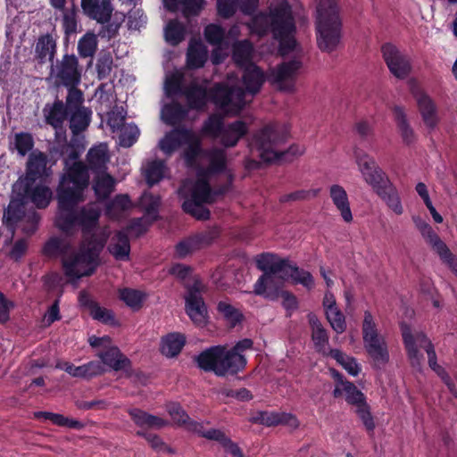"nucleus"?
I'll use <instances>...</instances> for the list:
<instances>
[{"label": "nucleus", "instance_id": "1", "mask_svg": "<svg viewBox=\"0 0 457 457\" xmlns=\"http://www.w3.org/2000/svg\"><path fill=\"white\" fill-rule=\"evenodd\" d=\"M90 181L89 168L82 162H74L65 169L56 187L58 212L55 226L65 234H71L78 226L76 207L85 200V190Z\"/></svg>", "mask_w": 457, "mask_h": 457}, {"label": "nucleus", "instance_id": "2", "mask_svg": "<svg viewBox=\"0 0 457 457\" xmlns=\"http://www.w3.org/2000/svg\"><path fill=\"white\" fill-rule=\"evenodd\" d=\"M250 28L259 36L271 33L279 43L282 54H289L296 46L295 21L292 6L287 0L270 4L268 12H260L252 17Z\"/></svg>", "mask_w": 457, "mask_h": 457}, {"label": "nucleus", "instance_id": "3", "mask_svg": "<svg viewBox=\"0 0 457 457\" xmlns=\"http://www.w3.org/2000/svg\"><path fill=\"white\" fill-rule=\"evenodd\" d=\"M288 137L289 131L286 126L272 122L254 133L252 145L260 152V158L265 162H291L295 157L303 154V149L293 144L284 151L277 150Z\"/></svg>", "mask_w": 457, "mask_h": 457}, {"label": "nucleus", "instance_id": "4", "mask_svg": "<svg viewBox=\"0 0 457 457\" xmlns=\"http://www.w3.org/2000/svg\"><path fill=\"white\" fill-rule=\"evenodd\" d=\"M108 239L104 232L93 233L79 244L77 252L72 253L62 262L66 277L79 279L93 275L100 264V254Z\"/></svg>", "mask_w": 457, "mask_h": 457}, {"label": "nucleus", "instance_id": "5", "mask_svg": "<svg viewBox=\"0 0 457 457\" xmlns=\"http://www.w3.org/2000/svg\"><path fill=\"white\" fill-rule=\"evenodd\" d=\"M317 43L323 52L334 51L342 37V19L337 0H320L316 9Z\"/></svg>", "mask_w": 457, "mask_h": 457}, {"label": "nucleus", "instance_id": "6", "mask_svg": "<svg viewBox=\"0 0 457 457\" xmlns=\"http://www.w3.org/2000/svg\"><path fill=\"white\" fill-rule=\"evenodd\" d=\"M356 162L364 180L396 214L400 213V197L395 187L375 160L366 154L355 152Z\"/></svg>", "mask_w": 457, "mask_h": 457}, {"label": "nucleus", "instance_id": "7", "mask_svg": "<svg viewBox=\"0 0 457 457\" xmlns=\"http://www.w3.org/2000/svg\"><path fill=\"white\" fill-rule=\"evenodd\" d=\"M195 361L199 369L206 372H213L218 377L228 374L235 375L234 368L241 365V358L235 354H228V349L224 345H213L195 357Z\"/></svg>", "mask_w": 457, "mask_h": 457}, {"label": "nucleus", "instance_id": "8", "mask_svg": "<svg viewBox=\"0 0 457 457\" xmlns=\"http://www.w3.org/2000/svg\"><path fill=\"white\" fill-rule=\"evenodd\" d=\"M288 258H280L272 253H262L256 256L255 262L258 270L263 274L260 276L253 287V292L257 295L268 296L266 293L269 282L273 280V276L283 273Z\"/></svg>", "mask_w": 457, "mask_h": 457}, {"label": "nucleus", "instance_id": "9", "mask_svg": "<svg viewBox=\"0 0 457 457\" xmlns=\"http://www.w3.org/2000/svg\"><path fill=\"white\" fill-rule=\"evenodd\" d=\"M52 73L57 85L74 87L81 82L82 68L75 54H65L61 60H57Z\"/></svg>", "mask_w": 457, "mask_h": 457}, {"label": "nucleus", "instance_id": "10", "mask_svg": "<svg viewBox=\"0 0 457 457\" xmlns=\"http://www.w3.org/2000/svg\"><path fill=\"white\" fill-rule=\"evenodd\" d=\"M402 337L411 367L416 370L420 371L422 368L421 361L423 360V354L420 353L416 344H419L420 346H423V344H426L425 345H428V343L431 341L422 331L412 334L411 327L403 322Z\"/></svg>", "mask_w": 457, "mask_h": 457}, {"label": "nucleus", "instance_id": "11", "mask_svg": "<svg viewBox=\"0 0 457 457\" xmlns=\"http://www.w3.org/2000/svg\"><path fill=\"white\" fill-rule=\"evenodd\" d=\"M303 62L298 59H292L278 64L270 73L273 83L278 84L281 89L292 90Z\"/></svg>", "mask_w": 457, "mask_h": 457}, {"label": "nucleus", "instance_id": "12", "mask_svg": "<svg viewBox=\"0 0 457 457\" xmlns=\"http://www.w3.org/2000/svg\"><path fill=\"white\" fill-rule=\"evenodd\" d=\"M48 159L45 153L32 152L28 158L24 181L46 183L52 175L47 167Z\"/></svg>", "mask_w": 457, "mask_h": 457}, {"label": "nucleus", "instance_id": "13", "mask_svg": "<svg viewBox=\"0 0 457 457\" xmlns=\"http://www.w3.org/2000/svg\"><path fill=\"white\" fill-rule=\"evenodd\" d=\"M200 291V284L195 281L188 287L187 295L185 297L187 314L195 323L199 325L205 322L207 314V310Z\"/></svg>", "mask_w": 457, "mask_h": 457}, {"label": "nucleus", "instance_id": "14", "mask_svg": "<svg viewBox=\"0 0 457 457\" xmlns=\"http://www.w3.org/2000/svg\"><path fill=\"white\" fill-rule=\"evenodd\" d=\"M36 182L24 181L21 192L19 193L28 204L32 203L38 209L46 208L53 197L52 190L43 183L35 185Z\"/></svg>", "mask_w": 457, "mask_h": 457}, {"label": "nucleus", "instance_id": "15", "mask_svg": "<svg viewBox=\"0 0 457 457\" xmlns=\"http://www.w3.org/2000/svg\"><path fill=\"white\" fill-rule=\"evenodd\" d=\"M194 137V132L185 127H177L167 132L159 141V148L168 156H170L186 142Z\"/></svg>", "mask_w": 457, "mask_h": 457}, {"label": "nucleus", "instance_id": "16", "mask_svg": "<svg viewBox=\"0 0 457 457\" xmlns=\"http://www.w3.org/2000/svg\"><path fill=\"white\" fill-rule=\"evenodd\" d=\"M81 8L87 18L100 24L110 22L113 12L111 0H81Z\"/></svg>", "mask_w": 457, "mask_h": 457}, {"label": "nucleus", "instance_id": "17", "mask_svg": "<svg viewBox=\"0 0 457 457\" xmlns=\"http://www.w3.org/2000/svg\"><path fill=\"white\" fill-rule=\"evenodd\" d=\"M79 302L82 307L89 311L92 319L112 327L119 325L113 312L110 309L101 307L96 301L90 297L87 292H79Z\"/></svg>", "mask_w": 457, "mask_h": 457}, {"label": "nucleus", "instance_id": "18", "mask_svg": "<svg viewBox=\"0 0 457 457\" xmlns=\"http://www.w3.org/2000/svg\"><path fill=\"white\" fill-rule=\"evenodd\" d=\"M184 203H205L208 204L214 203L206 170L197 171V178L191 189L190 197Z\"/></svg>", "mask_w": 457, "mask_h": 457}, {"label": "nucleus", "instance_id": "19", "mask_svg": "<svg viewBox=\"0 0 457 457\" xmlns=\"http://www.w3.org/2000/svg\"><path fill=\"white\" fill-rule=\"evenodd\" d=\"M26 204V201L18 194L17 197L11 199L7 208L4 209L3 223L12 234L18 223L25 217Z\"/></svg>", "mask_w": 457, "mask_h": 457}, {"label": "nucleus", "instance_id": "20", "mask_svg": "<svg viewBox=\"0 0 457 457\" xmlns=\"http://www.w3.org/2000/svg\"><path fill=\"white\" fill-rule=\"evenodd\" d=\"M242 69V82L245 90L252 96L256 95L265 82L263 71L253 62L248 63V65Z\"/></svg>", "mask_w": 457, "mask_h": 457}, {"label": "nucleus", "instance_id": "21", "mask_svg": "<svg viewBox=\"0 0 457 457\" xmlns=\"http://www.w3.org/2000/svg\"><path fill=\"white\" fill-rule=\"evenodd\" d=\"M102 364L109 366L115 371L131 370V361L117 346H110L98 353Z\"/></svg>", "mask_w": 457, "mask_h": 457}, {"label": "nucleus", "instance_id": "22", "mask_svg": "<svg viewBox=\"0 0 457 457\" xmlns=\"http://www.w3.org/2000/svg\"><path fill=\"white\" fill-rule=\"evenodd\" d=\"M249 129L244 120H237L225 126L220 138V144L227 148L234 147L239 140L248 134Z\"/></svg>", "mask_w": 457, "mask_h": 457}, {"label": "nucleus", "instance_id": "23", "mask_svg": "<svg viewBox=\"0 0 457 457\" xmlns=\"http://www.w3.org/2000/svg\"><path fill=\"white\" fill-rule=\"evenodd\" d=\"M71 248L69 241L60 237H49L42 246L41 254L48 260H56L67 258L68 253Z\"/></svg>", "mask_w": 457, "mask_h": 457}, {"label": "nucleus", "instance_id": "24", "mask_svg": "<svg viewBox=\"0 0 457 457\" xmlns=\"http://www.w3.org/2000/svg\"><path fill=\"white\" fill-rule=\"evenodd\" d=\"M308 322L312 329V340L314 344L315 350L328 356L326 346L328 344V335L326 328L321 324L320 320L313 312L307 315Z\"/></svg>", "mask_w": 457, "mask_h": 457}, {"label": "nucleus", "instance_id": "25", "mask_svg": "<svg viewBox=\"0 0 457 457\" xmlns=\"http://www.w3.org/2000/svg\"><path fill=\"white\" fill-rule=\"evenodd\" d=\"M283 279H291L294 284H300L306 289L311 290L314 287V278L310 271L299 268L296 263L287 259L285 270L280 276Z\"/></svg>", "mask_w": 457, "mask_h": 457}, {"label": "nucleus", "instance_id": "26", "mask_svg": "<svg viewBox=\"0 0 457 457\" xmlns=\"http://www.w3.org/2000/svg\"><path fill=\"white\" fill-rule=\"evenodd\" d=\"M187 103V106L191 110H203L208 102L207 89L196 83L191 82L183 89V95Z\"/></svg>", "mask_w": 457, "mask_h": 457}, {"label": "nucleus", "instance_id": "27", "mask_svg": "<svg viewBox=\"0 0 457 457\" xmlns=\"http://www.w3.org/2000/svg\"><path fill=\"white\" fill-rule=\"evenodd\" d=\"M56 41L52 35L47 33L40 36L35 46V60L41 65L47 61L53 62L56 54Z\"/></svg>", "mask_w": 457, "mask_h": 457}, {"label": "nucleus", "instance_id": "28", "mask_svg": "<svg viewBox=\"0 0 457 457\" xmlns=\"http://www.w3.org/2000/svg\"><path fill=\"white\" fill-rule=\"evenodd\" d=\"M329 196L340 212L344 221L349 223L353 220V214L350 208V202L348 195L345 188L340 185H332L329 187Z\"/></svg>", "mask_w": 457, "mask_h": 457}, {"label": "nucleus", "instance_id": "29", "mask_svg": "<svg viewBox=\"0 0 457 457\" xmlns=\"http://www.w3.org/2000/svg\"><path fill=\"white\" fill-rule=\"evenodd\" d=\"M207 59V47L199 40H191L186 55L187 67L189 70L201 69L206 63Z\"/></svg>", "mask_w": 457, "mask_h": 457}, {"label": "nucleus", "instance_id": "30", "mask_svg": "<svg viewBox=\"0 0 457 457\" xmlns=\"http://www.w3.org/2000/svg\"><path fill=\"white\" fill-rule=\"evenodd\" d=\"M187 342L184 334L171 332L161 338L160 352L162 355L172 358L179 355Z\"/></svg>", "mask_w": 457, "mask_h": 457}, {"label": "nucleus", "instance_id": "31", "mask_svg": "<svg viewBox=\"0 0 457 457\" xmlns=\"http://www.w3.org/2000/svg\"><path fill=\"white\" fill-rule=\"evenodd\" d=\"M108 251L118 261L129 260L130 243L129 236L124 230H119L115 233L108 246Z\"/></svg>", "mask_w": 457, "mask_h": 457}, {"label": "nucleus", "instance_id": "32", "mask_svg": "<svg viewBox=\"0 0 457 457\" xmlns=\"http://www.w3.org/2000/svg\"><path fill=\"white\" fill-rule=\"evenodd\" d=\"M99 218L100 212L93 207H83L79 211L78 226L81 228L82 239L95 233Z\"/></svg>", "mask_w": 457, "mask_h": 457}, {"label": "nucleus", "instance_id": "33", "mask_svg": "<svg viewBox=\"0 0 457 457\" xmlns=\"http://www.w3.org/2000/svg\"><path fill=\"white\" fill-rule=\"evenodd\" d=\"M253 46L249 39L237 41L232 45V59L238 68H243L252 62Z\"/></svg>", "mask_w": 457, "mask_h": 457}, {"label": "nucleus", "instance_id": "34", "mask_svg": "<svg viewBox=\"0 0 457 457\" xmlns=\"http://www.w3.org/2000/svg\"><path fill=\"white\" fill-rule=\"evenodd\" d=\"M34 418L37 420L43 419L46 420H50L53 424L56 426L69 428L76 430H81L85 428V423H83L82 421L74 419H70L59 413H54L49 411H36L34 413Z\"/></svg>", "mask_w": 457, "mask_h": 457}, {"label": "nucleus", "instance_id": "35", "mask_svg": "<svg viewBox=\"0 0 457 457\" xmlns=\"http://www.w3.org/2000/svg\"><path fill=\"white\" fill-rule=\"evenodd\" d=\"M44 112L46 123L54 129L62 128L64 120L70 113L65 104L60 100H56L48 111L46 107L44 109Z\"/></svg>", "mask_w": 457, "mask_h": 457}, {"label": "nucleus", "instance_id": "36", "mask_svg": "<svg viewBox=\"0 0 457 457\" xmlns=\"http://www.w3.org/2000/svg\"><path fill=\"white\" fill-rule=\"evenodd\" d=\"M115 180L106 172L98 171L94 179L93 189L98 200L107 199L114 190Z\"/></svg>", "mask_w": 457, "mask_h": 457}, {"label": "nucleus", "instance_id": "37", "mask_svg": "<svg viewBox=\"0 0 457 457\" xmlns=\"http://www.w3.org/2000/svg\"><path fill=\"white\" fill-rule=\"evenodd\" d=\"M417 104L426 126L430 129H435L438 119L436 116V108L432 99L428 96H422L417 100Z\"/></svg>", "mask_w": 457, "mask_h": 457}, {"label": "nucleus", "instance_id": "38", "mask_svg": "<svg viewBox=\"0 0 457 457\" xmlns=\"http://www.w3.org/2000/svg\"><path fill=\"white\" fill-rule=\"evenodd\" d=\"M383 59L390 72L400 79V50L391 43H385L381 46Z\"/></svg>", "mask_w": 457, "mask_h": 457}, {"label": "nucleus", "instance_id": "39", "mask_svg": "<svg viewBox=\"0 0 457 457\" xmlns=\"http://www.w3.org/2000/svg\"><path fill=\"white\" fill-rule=\"evenodd\" d=\"M188 114V110L179 102L167 104L162 109V119L170 126H175L183 121Z\"/></svg>", "mask_w": 457, "mask_h": 457}, {"label": "nucleus", "instance_id": "40", "mask_svg": "<svg viewBox=\"0 0 457 457\" xmlns=\"http://www.w3.org/2000/svg\"><path fill=\"white\" fill-rule=\"evenodd\" d=\"M186 26L179 21L170 20L164 28V38L168 44L176 46L186 37Z\"/></svg>", "mask_w": 457, "mask_h": 457}, {"label": "nucleus", "instance_id": "41", "mask_svg": "<svg viewBox=\"0 0 457 457\" xmlns=\"http://www.w3.org/2000/svg\"><path fill=\"white\" fill-rule=\"evenodd\" d=\"M70 129L73 135H79L87 129L91 121V111L89 109H78L70 112Z\"/></svg>", "mask_w": 457, "mask_h": 457}, {"label": "nucleus", "instance_id": "42", "mask_svg": "<svg viewBox=\"0 0 457 457\" xmlns=\"http://www.w3.org/2000/svg\"><path fill=\"white\" fill-rule=\"evenodd\" d=\"M98 46L97 36L87 31L78 41V54L81 58H92L96 54Z\"/></svg>", "mask_w": 457, "mask_h": 457}, {"label": "nucleus", "instance_id": "43", "mask_svg": "<svg viewBox=\"0 0 457 457\" xmlns=\"http://www.w3.org/2000/svg\"><path fill=\"white\" fill-rule=\"evenodd\" d=\"M233 91L226 84H218L212 90V101L220 109L229 112Z\"/></svg>", "mask_w": 457, "mask_h": 457}, {"label": "nucleus", "instance_id": "44", "mask_svg": "<svg viewBox=\"0 0 457 457\" xmlns=\"http://www.w3.org/2000/svg\"><path fill=\"white\" fill-rule=\"evenodd\" d=\"M365 344V348L368 354L375 362V365H384L389 360V354L385 343L380 342V339L370 341Z\"/></svg>", "mask_w": 457, "mask_h": 457}, {"label": "nucleus", "instance_id": "45", "mask_svg": "<svg viewBox=\"0 0 457 457\" xmlns=\"http://www.w3.org/2000/svg\"><path fill=\"white\" fill-rule=\"evenodd\" d=\"M278 425H288L294 428L299 427V420L295 415L287 412L267 411L264 426L275 427Z\"/></svg>", "mask_w": 457, "mask_h": 457}, {"label": "nucleus", "instance_id": "46", "mask_svg": "<svg viewBox=\"0 0 457 457\" xmlns=\"http://www.w3.org/2000/svg\"><path fill=\"white\" fill-rule=\"evenodd\" d=\"M108 160L107 151L104 145L90 148L87 154L88 166L94 171H101V170L105 169Z\"/></svg>", "mask_w": 457, "mask_h": 457}, {"label": "nucleus", "instance_id": "47", "mask_svg": "<svg viewBox=\"0 0 457 457\" xmlns=\"http://www.w3.org/2000/svg\"><path fill=\"white\" fill-rule=\"evenodd\" d=\"M167 169L165 161L163 160H154L148 162L145 170V178L149 187L159 183L163 178Z\"/></svg>", "mask_w": 457, "mask_h": 457}, {"label": "nucleus", "instance_id": "48", "mask_svg": "<svg viewBox=\"0 0 457 457\" xmlns=\"http://www.w3.org/2000/svg\"><path fill=\"white\" fill-rule=\"evenodd\" d=\"M119 297L132 310L138 311L142 308L146 295L138 289L125 287L119 290Z\"/></svg>", "mask_w": 457, "mask_h": 457}, {"label": "nucleus", "instance_id": "49", "mask_svg": "<svg viewBox=\"0 0 457 457\" xmlns=\"http://www.w3.org/2000/svg\"><path fill=\"white\" fill-rule=\"evenodd\" d=\"M62 12V26L66 37H70L78 32L79 19H78V7L73 3L71 8L64 7Z\"/></svg>", "mask_w": 457, "mask_h": 457}, {"label": "nucleus", "instance_id": "50", "mask_svg": "<svg viewBox=\"0 0 457 457\" xmlns=\"http://www.w3.org/2000/svg\"><path fill=\"white\" fill-rule=\"evenodd\" d=\"M328 356L336 360L350 375L355 377L359 374L361 369L355 358L346 355L338 349H329Z\"/></svg>", "mask_w": 457, "mask_h": 457}, {"label": "nucleus", "instance_id": "51", "mask_svg": "<svg viewBox=\"0 0 457 457\" xmlns=\"http://www.w3.org/2000/svg\"><path fill=\"white\" fill-rule=\"evenodd\" d=\"M226 167L227 158L225 151L219 148L212 149L209 154V166L205 170L207 171V177L209 178V174L223 172L226 170ZM200 170H204L201 169Z\"/></svg>", "mask_w": 457, "mask_h": 457}, {"label": "nucleus", "instance_id": "52", "mask_svg": "<svg viewBox=\"0 0 457 457\" xmlns=\"http://www.w3.org/2000/svg\"><path fill=\"white\" fill-rule=\"evenodd\" d=\"M187 147L183 152V159L187 167H195L197 163V159L202 153L201 141L194 134V137L186 142Z\"/></svg>", "mask_w": 457, "mask_h": 457}, {"label": "nucleus", "instance_id": "53", "mask_svg": "<svg viewBox=\"0 0 457 457\" xmlns=\"http://www.w3.org/2000/svg\"><path fill=\"white\" fill-rule=\"evenodd\" d=\"M217 310L231 325V327H235L243 320L244 316L242 312L225 301L219 302Z\"/></svg>", "mask_w": 457, "mask_h": 457}, {"label": "nucleus", "instance_id": "54", "mask_svg": "<svg viewBox=\"0 0 457 457\" xmlns=\"http://www.w3.org/2000/svg\"><path fill=\"white\" fill-rule=\"evenodd\" d=\"M205 40L212 46H220L226 36L225 29L216 23H210L204 29Z\"/></svg>", "mask_w": 457, "mask_h": 457}, {"label": "nucleus", "instance_id": "55", "mask_svg": "<svg viewBox=\"0 0 457 457\" xmlns=\"http://www.w3.org/2000/svg\"><path fill=\"white\" fill-rule=\"evenodd\" d=\"M113 59L112 55L108 51H102L99 54L96 62L97 78L99 79H107L112 70Z\"/></svg>", "mask_w": 457, "mask_h": 457}, {"label": "nucleus", "instance_id": "56", "mask_svg": "<svg viewBox=\"0 0 457 457\" xmlns=\"http://www.w3.org/2000/svg\"><path fill=\"white\" fill-rule=\"evenodd\" d=\"M224 128L221 117L212 114L204 122L202 131L212 137H220Z\"/></svg>", "mask_w": 457, "mask_h": 457}, {"label": "nucleus", "instance_id": "57", "mask_svg": "<svg viewBox=\"0 0 457 457\" xmlns=\"http://www.w3.org/2000/svg\"><path fill=\"white\" fill-rule=\"evenodd\" d=\"M166 409L174 423L179 427L187 428L191 418L179 403H170L167 404Z\"/></svg>", "mask_w": 457, "mask_h": 457}, {"label": "nucleus", "instance_id": "58", "mask_svg": "<svg viewBox=\"0 0 457 457\" xmlns=\"http://www.w3.org/2000/svg\"><path fill=\"white\" fill-rule=\"evenodd\" d=\"M343 390L345 393V401L351 405L355 407L366 403V397L364 394L357 388V386L350 381L344 383Z\"/></svg>", "mask_w": 457, "mask_h": 457}, {"label": "nucleus", "instance_id": "59", "mask_svg": "<svg viewBox=\"0 0 457 457\" xmlns=\"http://www.w3.org/2000/svg\"><path fill=\"white\" fill-rule=\"evenodd\" d=\"M140 204L144 208L145 214L152 218V221L158 219V212L160 206V197L152 194H145L140 200Z\"/></svg>", "mask_w": 457, "mask_h": 457}, {"label": "nucleus", "instance_id": "60", "mask_svg": "<svg viewBox=\"0 0 457 457\" xmlns=\"http://www.w3.org/2000/svg\"><path fill=\"white\" fill-rule=\"evenodd\" d=\"M215 433L216 435H212L213 441L220 443L227 453H230L232 457H244L240 447L227 436L223 431L220 430ZM210 437H212V436Z\"/></svg>", "mask_w": 457, "mask_h": 457}, {"label": "nucleus", "instance_id": "61", "mask_svg": "<svg viewBox=\"0 0 457 457\" xmlns=\"http://www.w3.org/2000/svg\"><path fill=\"white\" fill-rule=\"evenodd\" d=\"M66 87L68 89V94L66 96L65 106L69 112H72L78 109H86L85 107L81 106L84 102V97L82 91L78 88V86Z\"/></svg>", "mask_w": 457, "mask_h": 457}, {"label": "nucleus", "instance_id": "62", "mask_svg": "<svg viewBox=\"0 0 457 457\" xmlns=\"http://www.w3.org/2000/svg\"><path fill=\"white\" fill-rule=\"evenodd\" d=\"M204 203H183L182 209L199 220H207L211 217V212L204 206Z\"/></svg>", "mask_w": 457, "mask_h": 457}, {"label": "nucleus", "instance_id": "63", "mask_svg": "<svg viewBox=\"0 0 457 457\" xmlns=\"http://www.w3.org/2000/svg\"><path fill=\"white\" fill-rule=\"evenodd\" d=\"M138 137L139 129L136 125L124 126L119 137L120 145L125 148L130 147L137 142Z\"/></svg>", "mask_w": 457, "mask_h": 457}, {"label": "nucleus", "instance_id": "64", "mask_svg": "<svg viewBox=\"0 0 457 457\" xmlns=\"http://www.w3.org/2000/svg\"><path fill=\"white\" fill-rule=\"evenodd\" d=\"M362 336L364 343L379 339L376 324L371 313L368 311L364 312L362 323Z\"/></svg>", "mask_w": 457, "mask_h": 457}]
</instances>
